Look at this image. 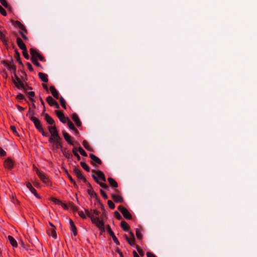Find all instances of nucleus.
<instances>
[{"instance_id": "obj_1", "label": "nucleus", "mask_w": 257, "mask_h": 257, "mask_svg": "<svg viewBox=\"0 0 257 257\" xmlns=\"http://www.w3.org/2000/svg\"><path fill=\"white\" fill-rule=\"evenodd\" d=\"M48 129L51 134L49 137V142L52 144L53 150H62V139L60 137L58 131L55 126H48Z\"/></svg>"}, {"instance_id": "obj_2", "label": "nucleus", "mask_w": 257, "mask_h": 257, "mask_svg": "<svg viewBox=\"0 0 257 257\" xmlns=\"http://www.w3.org/2000/svg\"><path fill=\"white\" fill-rule=\"evenodd\" d=\"M30 118L31 120L34 123L36 128L39 131V132H40L42 134L43 136H49L48 134L44 131L42 125L41 124V122L38 118L34 116H31L30 117Z\"/></svg>"}, {"instance_id": "obj_3", "label": "nucleus", "mask_w": 257, "mask_h": 257, "mask_svg": "<svg viewBox=\"0 0 257 257\" xmlns=\"http://www.w3.org/2000/svg\"><path fill=\"white\" fill-rule=\"evenodd\" d=\"M92 223L94 224L102 232L105 231L104 224L103 221V216L101 218L92 219Z\"/></svg>"}, {"instance_id": "obj_4", "label": "nucleus", "mask_w": 257, "mask_h": 257, "mask_svg": "<svg viewBox=\"0 0 257 257\" xmlns=\"http://www.w3.org/2000/svg\"><path fill=\"white\" fill-rule=\"evenodd\" d=\"M16 79H13V82L15 86L19 89L22 88L23 89L25 93H27L26 86L21 81L19 78L15 74Z\"/></svg>"}, {"instance_id": "obj_5", "label": "nucleus", "mask_w": 257, "mask_h": 257, "mask_svg": "<svg viewBox=\"0 0 257 257\" xmlns=\"http://www.w3.org/2000/svg\"><path fill=\"white\" fill-rule=\"evenodd\" d=\"M4 166L6 169L11 170L15 166V162L11 158H7L4 162Z\"/></svg>"}, {"instance_id": "obj_6", "label": "nucleus", "mask_w": 257, "mask_h": 257, "mask_svg": "<svg viewBox=\"0 0 257 257\" xmlns=\"http://www.w3.org/2000/svg\"><path fill=\"white\" fill-rule=\"evenodd\" d=\"M118 209L120 211L124 217L126 219H131L132 218L131 214L125 208L122 206H119L118 207Z\"/></svg>"}, {"instance_id": "obj_7", "label": "nucleus", "mask_w": 257, "mask_h": 257, "mask_svg": "<svg viewBox=\"0 0 257 257\" xmlns=\"http://www.w3.org/2000/svg\"><path fill=\"white\" fill-rule=\"evenodd\" d=\"M69 207L72 210L73 212H77L78 215L80 217L83 219L86 218V215L84 213V212L82 211H78V208L74 205L73 203H69Z\"/></svg>"}, {"instance_id": "obj_8", "label": "nucleus", "mask_w": 257, "mask_h": 257, "mask_svg": "<svg viewBox=\"0 0 257 257\" xmlns=\"http://www.w3.org/2000/svg\"><path fill=\"white\" fill-rule=\"evenodd\" d=\"M73 173L77 176L78 179L82 180L84 183H87V180L83 176L82 172L80 169L77 167H74L73 169Z\"/></svg>"}, {"instance_id": "obj_9", "label": "nucleus", "mask_w": 257, "mask_h": 257, "mask_svg": "<svg viewBox=\"0 0 257 257\" xmlns=\"http://www.w3.org/2000/svg\"><path fill=\"white\" fill-rule=\"evenodd\" d=\"M88 186V187L90 188L89 189H88L87 192L88 193L89 195H90L91 197L95 198L99 202V200L98 199V197L97 194L94 191L93 188L91 186V185L87 181V183H86Z\"/></svg>"}, {"instance_id": "obj_10", "label": "nucleus", "mask_w": 257, "mask_h": 257, "mask_svg": "<svg viewBox=\"0 0 257 257\" xmlns=\"http://www.w3.org/2000/svg\"><path fill=\"white\" fill-rule=\"evenodd\" d=\"M55 113L57 115V117L59 118L60 120L63 123H65L66 121H68V117H65L64 115L63 112L61 111H55Z\"/></svg>"}, {"instance_id": "obj_11", "label": "nucleus", "mask_w": 257, "mask_h": 257, "mask_svg": "<svg viewBox=\"0 0 257 257\" xmlns=\"http://www.w3.org/2000/svg\"><path fill=\"white\" fill-rule=\"evenodd\" d=\"M106 230H107V232H108V233L109 234V235L112 237V239H113V241L115 243V244L117 245H119V244H120L119 242L118 241V239L116 237L115 235H114V233L112 231V230L110 228V226L109 225H107L106 226Z\"/></svg>"}, {"instance_id": "obj_12", "label": "nucleus", "mask_w": 257, "mask_h": 257, "mask_svg": "<svg viewBox=\"0 0 257 257\" xmlns=\"http://www.w3.org/2000/svg\"><path fill=\"white\" fill-rule=\"evenodd\" d=\"M44 117L45 120L48 124L51 125V126H56L54 120L48 113L44 114Z\"/></svg>"}, {"instance_id": "obj_13", "label": "nucleus", "mask_w": 257, "mask_h": 257, "mask_svg": "<svg viewBox=\"0 0 257 257\" xmlns=\"http://www.w3.org/2000/svg\"><path fill=\"white\" fill-rule=\"evenodd\" d=\"M92 177L93 178V179L95 180V181L97 184H98L101 187H102L103 188H104V189H105L106 190H109V187L106 184L100 182L95 175L92 174Z\"/></svg>"}, {"instance_id": "obj_14", "label": "nucleus", "mask_w": 257, "mask_h": 257, "mask_svg": "<svg viewBox=\"0 0 257 257\" xmlns=\"http://www.w3.org/2000/svg\"><path fill=\"white\" fill-rule=\"evenodd\" d=\"M89 156H90V158L92 160V162H91V163L92 165H94L93 162H94L98 164H101V163H102L101 161L97 157H96L93 154H90Z\"/></svg>"}, {"instance_id": "obj_15", "label": "nucleus", "mask_w": 257, "mask_h": 257, "mask_svg": "<svg viewBox=\"0 0 257 257\" xmlns=\"http://www.w3.org/2000/svg\"><path fill=\"white\" fill-rule=\"evenodd\" d=\"M17 43L19 47L22 50H25L27 49L26 45L23 42L22 39L18 37L17 39Z\"/></svg>"}, {"instance_id": "obj_16", "label": "nucleus", "mask_w": 257, "mask_h": 257, "mask_svg": "<svg viewBox=\"0 0 257 257\" xmlns=\"http://www.w3.org/2000/svg\"><path fill=\"white\" fill-rule=\"evenodd\" d=\"M50 90L53 95V96L56 99L59 98V94L58 91L56 89L54 86H51L50 87Z\"/></svg>"}, {"instance_id": "obj_17", "label": "nucleus", "mask_w": 257, "mask_h": 257, "mask_svg": "<svg viewBox=\"0 0 257 257\" xmlns=\"http://www.w3.org/2000/svg\"><path fill=\"white\" fill-rule=\"evenodd\" d=\"M37 173L41 180L45 183H47L49 182V179L42 173L37 170Z\"/></svg>"}, {"instance_id": "obj_18", "label": "nucleus", "mask_w": 257, "mask_h": 257, "mask_svg": "<svg viewBox=\"0 0 257 257\" xmlns=\"http://www.w3.org/2000/svg\"><path fill=\"white\" fill-rule=\"evenodd\" d=\"M62 133L64 139L68 142V143L71 145H74L73 142L71 140V137L65 131H63Z\"/></svg>"}, {"instance_id": "obj_19", "label": "nucleus", "mask_w": 257, "mask_h": 257, "mask_svg": "<svg viewBox=\"0 0 257 257\" xmlns=\"http://www.w3.org/2000/svg\"><path fill=\"white\" fill-rule=\"evenodd\" d=\"M111 197L113 199V200L116 203H121L123 201L122 197L118 195L112 194Z\"/></svg>"}, {"instance_id": "obj_20", "label": "nucleus", "mask_w": 257, "mask_h": 257, "mask_svg": "<svg viewBox=\"0 0 257 257\" xmlns=\"http://www.w3.org/2000/svg\"><path fill=\"white\" fill-rule=\"evenodd\" d=\"M92 172L94 173H96L97 174V175L98 176V177L100 179H101L103 181H104V182L106 181V178L105 177L104 174H103V173L102 171H101L100 170L96 171L93 170H92Z\"/></svg>"}, {"instance_id": "obj_21", "label": "nucleus", "mask_w": 257, "mask_h": 257, "mask_svg": "<svg viewBox=\"0 0 257 257\" xmlns=\"http://www.w3.org/2000/svg\"><path fill=\"white\" fill-rule=\"evenodd\" d=\"M72 118L73 120L75 122L77 126H80L81 125V122L79 118L78 115L76 113L72 114Z\"/></svg>"}, {"instance_id": "obj_22", "label": "nucleus", "mask_w": 257, "mask_h": 257, "mask_svg": "<svg viewBox=\"0 0 257 257\" xmlns=\"http://www.w3.org/2000/svg\"><path fill=\"white\" fill-rule=\"evenodd\" d=\"M69 223H70V225L71 226V230L72 231V232H73V234L74 236H76L77 235V229H76V227L73 222V221H72V220L71 219H69Z\"/></svg>"}, {"instance_id": "obj_23", "label": "nucleus", "mask_w": 257, "mask_h": 257, "mask_svg": "<svg viewBox=\"0 0 257 257\" xmlns=\"http://www.w3.org/2000/svg\"><path fill=\"white\" fill-rule=\"evenodd\" d=\"M107 180L108 183L112 187L117 188L118 187L117 183L112 178L109 177Z\"/></svg>"}, {"instance_id": "obj_24", "label": "nucleus", "mask_w": 257, "mask_h": 257, "mask_svg": "<svg viewBox=\"0 0 257 257\" xmlns=\"http://www.w3.org/2000/svg\"><path fill=\"white\" fill-rule=\"evenodd\" d=\"M38 75L41 80L44 82H47L48 81V76L47 74L39 72Z\"/></svg>"}, {"instance_id": "obj_25", "label": "nucleus", "mask_w": 257, "mask_h": 257, "mask_svg": "<svg viewBox=\"0 0 257 257\" xmlns=\"http://www.w3.org/2000/svg\"><path fill=\"white\" fill-rule=\"evenodd\" d=\"M8 239L13 247H17L18 245L17 241L12 236H8Z\"/></svg>"}, {"instance_id": "obj_26", "label": "nucleus", "mask_w": 257, "mask_h": 257, "mask_svg": "<svg viewBox=\"0 0 257 257\" xmlns=\"http://www.w3.org/2000/svg\"><path fill=\"white\" fill-rule=\"evenodd\" d=\"M30 54L32 55V57L35 58L38 57L40 54L37 51V50L34 48H31L30 50Z\"/></svg>"}, {"instance_id": "obj_27", "label": "nucleus", "mask_w": 257, "mask_h": 257, "mask_svg": "<svg viewBox=\"0 0 257 257\" xmlns=\"http://www.w3.org/2000/svg\"><path fill=\"white\" fill-rule=\"evenodd\" d=\"M67 124H68L69 127L71 130H72L73 131L76 132V134H78L79 133L78 130L76 128V127L74 126V125L73 124V123L70 121V120L69 119H68Z\"/></svg>"}, {"instance_id": "obj_28", "label": "nucleus", "mask_w": 257, "mask_h": 257, "mask_svg": "<svg viewBox=\"0 0 257 257\" xmlns=\"http://www.w3.org/2000/svg\"><path fill=\"white\" fill-rule=\"evenodd\" d=\"M48 233L49 235L51 236L54 238H55V239L57 238V234H56V232L55 231V228H52V229H49V230L48 231Z\"/></svg>"}, {"instance_id": "obj_29", "label": "nucleus", "mask_w": 257, "mask_h": 257, "mask_svg": "<svg viewBox=\"0 0 257 257\" xmlns=\"http://www.w3.org/2000/svg\"><path fill=\"white\" fill-rule=\"evenodd\" d=\"M46 101L50 106H53L56 102L51 96H49L47 97Z\"/></svg>"}, {"instance_id": "obj_30", "label": "nucleus", "mask_w": 257, "mask_h": 257, "mask_svg": "<svg viewBox=\"0 0 257 257\" xmlns=\"http://www.w3.org/2000/svg\"><path fill=\"white\" fill-rule=\"evenodd\" d=\"M120 226L121 228L125 231H127L129 229V226L127 223L124 221H122L120 223Z\"/></svg>"}, {"instance_id": "obj_31", "label": "nucleus", "mask_w": 257, "mask_h": 257, "mask_svg": "<svg viewBox=\"0 0 257 257\" xmlns=\"http://www.w3.org/2000/svg\"><path fill=\"white\" fill-rule=\"evenodd\" d=\"M85 213L86 214V216H87L88 217H90L91 218V221L92 222V219H96V218H99V217H94L93 216V215H92V213H91V211H89L87 209H85Z\"/></svg>"}, {"instance_id": "obj_32", "label": "nucleus", "mask_w": 257, "mask_h": 257, "mask_svg": "<svg viewBox=\"0 0 257 257\" xmlns=\"http://www.w3.org/2000/svg\"><path fill=\"white\" fill-rule=\"evenodd\" d=\"M26 93L27 94L28 96L29 97L30 100L32 102L35 101L34 99L33 98L35 96V92L34 91L28 92L27 91V93Z\"/></svg>"}, {"instance_id": "obj_33", "label": "nucleus", "mask_w": 257, "mask_h": 257, "mask_svg": "<svg viewBox=\"0 0 257 257\" xmlns=\"http://www.w3.org/2000/svg\"><path fill=\"white\" fill-rule=\"evenodd\" d=\"M15 57L16 58L17 60L18 61L19 63L20 64H22V61L21 60V58H20V54L19 53L18 50H15Z\"/></svg>"}, {"instance_id": "obj_34", "label": "nucleus", "mask_w": 257, "mask_h": 257, "mask_svg": "<svg viewBox=\"0 0 257 257\" xmlns=\"http://www.w3.org/2000/svg\"><path fill=\"white\" fill-rule=\"evenodd\" d=\"M83 146L88 151H91L92 148L89 146L88 143L86 140H84L82 142Z\"/></svg>"}, {"instance_id": "obj_35", "label": "nucleus", "mask_w": 257, "mask_h": 257, "mask_svg": "<svg viewBox=\"0 0 257 257\" xmlns=\"http://www.w3.org/2000/svg\"><path fill=\"white\" fill-rule=\"evenodd\" d=\"M80 165L81 167L87 172H89L90 171V168L85 163L83 162H80Z\"/></svg>"}, {"instance_id": "obj_36", "label": "nucleus", "mask_w": 257, "mask_h": 257, "mask_svg": "<svg viewBox=\"0 0 257 257\" xmlns=\"http://www.w3.org/2000/svg\"><path fill=\"white\" fill-rule=\"evenodd\" d=\"M26 186L32 193L36 192V189L32 186V184L30 182H27L26 183Z\"/></svg>"}, {"instance_id": "obj_37", "label": "nucleus", "mask_w": 257, "mask_h": 257, "mask_svg": "<svg viewBox=\"0 0 257 257\" xmlns=\"http://www.w3.org/2000/svg\"><path fill=\"white\" fill-rule=\"evenodd\" d=\"M67 177L68 178V179H69V180L70 181V182L74 185V186L75 187H78V186L77 185L76 183V182L75 181V180L72 178L71 176L70 175H69V174H67Z\"/></svg>"}, {"instance_id": "obj_38", "label": "nucleus", "mask_w": 257, "mask_h": 257, "mask_svg": "<svg viewBox=\"0 0 257 257\" xmlns=\"http://www.w3.org/2000/svg\"><path fill=\"white\" fill-rule=\"evenodd\" d=\"M59 99H60V102L61 105L62 106V107L64 109H66V101H65V99L62 97H60L59 98Z\"/></svg>"}, {"instance_id": "obj_39", "label": "nucleus", "mask_w": 257, "mask_h": 257, "mask_svg": "<svg viewBox=\"0 0 257 257\" xmlns=\"http://www.w3.org/2000/svg\"><path fill=\"white\" fill-rule=\"evenodd\" d=\"M77 149L74 147L72 150V152L74 154V155L77 158V160L79 161L80 160V157L79 155V154L76 152Z\"/></svg>"}, {"instance_id": "obj_40", "label": "nucleus", "mask_w": 257, "mask_h": 257, "mask_svg": "<svg viewBox=\"0 0 257 257\" xmlns=\"http://www.w3.org/2000/svg\"><path fill=\"white\" fill-rule=\"evenodd\" d=\"M0 39L3 41L4 44H6L7 41L5 35L0 31Z\"/></svg>"}, {"instance_id": "obj_41", "label": "nucleus", "mask_w": 257, "mask_h": 257, "mask_svg": "<svg viewBox=\"0 0 257 257\" xmlns=\"http://www.w3.org/2000/svg\"><path fill=\"white\" fill-rule=\"evenodd\" d=\"M136 236L139 239L141 240L142 239V235L138 228L136 229Z\"/></svg>"}, {"instance_id": "obj_42", "label": "nucleus", "mask_w": 257, "mask_h": 257, "mask_svg": "<svg viewBox=\"0 0 257 257\" xmlns=\"http://www.w3.org/2000/svg\"><path fill=\"white\" fill-rule=\"evenodd\" d=\"M91 213L94 217H99V211L97 210L94 209L91 210Z\"/></svg>"}, {"instance_id": "obj_43", "label": "nucleus", "mask_w": 257, "mask_h": 257, "mask_svg": "<svg viewBox=\"0 0 257 257\" xmlns=\"http://www.w3.org/2000/svg\"><path fill=\"white\" fill-rule=\"evenodd\" d=\"M31 60H32V62L34 63V64H35L36 66H37L38 67L41 66V64L37 61V60H36V59L35 58L32 57Z\"/></svg>"}, {"instance_id": "obj_44", "label": "nucleus", "mask_w": 257, "mask_h": 257, "mask_svg": "<svg viewBox=\"0 0 257 257\" xmlns=\"http://www.w3.org/2000/svg\"><path fill=\"white\" fill-rule=\"evenodd\" d=\"M78 151L80 154L84 157H87V155L86 153L85 152V151L81 148L79 147L78 149Z\"/></svg>"}, {"instance_id": "obj_45", "label": "nucleus", "mask_w": 257, "mask_h": 257, "mask_svg": "<svg viewBox=\"0 0 257 257\" xmlns=\"http://www.w3.org/2000/svg\"><path fill=\"white\" fill-rule=\"evenodd\" d=\"M107 204L110 209H114L115 205L112 201L108 200L107 201Z\"/></svg>"}, {"instance_id": "obj_46", "label": "nucleus", "mask_w": 257, "mask_h": 257, "mask_svg": "<svg viewBox=\"0 0 257 257\" xmlns=\"http://www.w3.org/2000/svg\"><path fill=\"white\" fill-rule=\"evenodd\" d=\"M0 13L2 15H3L4 16H6L7 15V13L6 10L1 5H0Z\"/></svg>"}, {"instance_id": "obj_47", "label": "nucleus", "mask_w": 257, "mask_h": 257, "mask_svg": "<svg viewBox=\"0 0 257 257\" xmlns=\"http://www.w3.org/2000/svg\"><path fill=\"white\" fill-rule=\"evenodd\" d=\"M115 217L118 220H121L122 217L120 214L116 211L114 212Z\"/></svg>"}, {"instance_id": "obj_48", "label": "nucleus", "mask_w": 257, "mask_h": 257, "mask_svg": "<svg viewBox=\"0 0 257 257\" xmlns=\"http://www.w3.org/2000/svg\"><path fill=\"white\" fill-rule=\"evenodd\" d=\"M23 55L26 59H29V56L27 49L25 50H23Z\"/></svg>"}, {"instance_id": "obj_49", "label": "nucleus", "mask_w": 257, "mask_h": 257, "mask_svg": "<svg viewBox=\"0 0 257 257\" xmlns=\"http://www.w3.org/2000/svg\"><path fill=\"white\" fill-rule=\"evenodd\" d=\"M12 22H13L14 25H15V26H18L19 27V26L22 27V24L18 21H15L14 20H12Z\"/></svg>"}, {"instance_id": "obj_50", "label": "nucleus", "mask_w": 257, "mask_h": 257, "mask_svg": "<svg viewBox=\"0 0 257 257\" xmlns=\"http://www.w3.org/2000/svg\"><path fill=\"white\" fill-rule=\"evenodd\" d=\"M0 3L5 8H8L9 7V5L6 0H0Z\"/></svg>"}, {"instance_id": "obj_51", "label": "nucleus", "mask_w": 257, "mask_h": 257, "mask_svg": "<svg viewBox=\"0 0 257 257\" xmlns=\"http://www.w3.org/2000/svg\"><path fill=\"white\" fill-rule=\"evenodd\" d=\"M18 99L24 100L25 99V96L23 94L19 93L16 97Z\"/></svg>"}, {"instance_id": "obj_52", "label": "nucleus", "mask_w": 257, "mask_h": 257, "mask_svg": "<svg viewBox=\"0 0 257 257\" xmlns=\"http://www.w3.org/2000/svg\"><path fill=\"white\" fill-rule=\"evenodd\" d=\"M9 70H13L15 71L16 70V66L13 64H10L9 67H8Z\"/></svg>"}, {"instance_id": "obj_53", "label": "nucleus", "mask_w": 257, "mask_h": 257, "mask_svg": "<svg viewBox=\"0 0 257 257\" xmlns=\"http://www.w3.org/2000/svg\"><path fill=\"white\" fill-rule=\"evenodd\" d=\"M100 192L101 195L103 196V197L104 199H106L108 198L107 195L105 194V193L104 192V191H103L102 189H100Z\"/></svg>"}, {"instance_id": "obj_54", "label": "nucleus", "mask_w": 257, "mask_h": 257, "mask_svg": "<svg viewBox=\"0 0 257 257\" xmlns=\"http://www.w3.org/2000/svg\"><path fill=\"white\" fill-rule=\"evenodd\" d=\"M30 114H31L32 115H35V112L34 110H31L30 107L29 108V110L27 114V116H29Z\"/></svg>"}, {"instance_id": "obj_55", "label": "nucleus", "mask_w": 257, "mask_h": 257, "mask_svg": "<svg viewBox=\"0 0 257 257\" xmlns=\"http://www.w3.org/2000/svg\"><path fill=\"white\" fill-rule=\"evenodd\" d=\"M20 34H21L22 38L26 41L28 40V38L21 31H19Z\"/></svg>"}, {"instance_id": "obj_56", "label": "nucleus", "mask_w": 257, "mask_h": 257, "mask_svg": "<svg viewBox=\"0 0 257 257\" xmlns=\"http://www.w3.org/2000/svg\"><path fill=\"white\" fill-rule=\"evenodd\" d=\"M11 129L14 134H15L16 135H17L18 136L19 135L18 133L16 130V128L15 126H13V125L11 126Z\"/></svg>"}, {"instance_id": "obj_57", "label": "nucleus", "mask_w": 257, "mask_h": 257, "mask_svg": "<svg viewBox=\"0 0 257 257\" xmlns=\"http://www.w3.org/2000/svg\"><path fill=\"white\" fill-rule=\"evenodd\" d=\"M62 151L66 158H69L70 157V155L69 153L66 152V149L64 150L62 149Z\"/></svg>"}, {"instance_id": "obj_58", "label": "nucleus", "mask_w": 257, "mask_h": 257, "mask_svg": "<svg viewBox=\"0 0 257 257\" xmlns=\"http://www.w3.org/2000/svg\"><path fill=\"white\" fill-rule=\"evenodd\" d=\"M146 254L147 257H157L155 254L151 252H147Z\"/></svg>"}, {"instance_id": "obj_59", "label": "nucleus", "mask_w": 257, "mask_h": 257, "mask_svg": "<svg viewBox=\"0 0 257 257\" xmlns=\"http://www.w3.org/2000/svg\"><path fill=\"white\" fill-rule=\"evenodd\" d=\"M6 152L2 148L0 147V155L1 156H6Z\"/></svg>"}, {"instance_id": "obj_60", "label": "nucleus", "mask_w": 257, "mask_h": 257, "mask_svg": "<svg viewBox=\"0 0 257 257\" xmlns=\"http://www.w3.org/2000/svg\"><path fill=\"white\" fill-rule=\"evenodd\" d=\"M27 66L30 71H33V70H34L33 68L32 65L29 62H28L27 63Z\"/></svg>"}, {"instance_id": "obj_61", "label": "nucleus", "mask_w": 257, "mask_h": 257, "mask_svg": "<svg viewBox=\"0 0 257 257\" xmlns=\"http://www.w3.org/2000/svg\"><path fill=\"white\" fill-rule=\"evenodd\" d=\"M19 28L22 30L24 31L26 33H28V31L26 29V27L22 24V27L19 26Z\"/></svg>"}, {"instance_id": "obj_62", "label": "nucleus", "mask_w": 257, "mask_h": 257, "mask_svg": "<svg viewBox=\"0 0 257 257\" xmlns=\"http://www.w3.org/2000/svg\"><path fill=\"white\" fill-rule=\"evenodd\" d=\"M60 205L62 206V207L64 209L67 210L68 209V206L66 204H65V203H63V202H61Z\"/></svg>"}, {"instance_id": "obj_63", "label": "nucleus", "mask_w": 257, "mask_h": 257, "mask_svg": "<svg viewBox=\"0 0 257 257\" xmlns=\"http://www.w3.org/2000/svg\"><path fill=\"white\" fill-rule=\"evenodd\" d=\"M127 241L132 246L134 245L135 242L133 241L132 237L131 238H130V239L128 240Z\"/></svg>"}, {"instance_id": "obj_64", "label": "nucleus", "mask_w": 257, "mask_h": 257, "mask_svg": "<svg viewBox=\"0 0 257 257\" xmlns=\"http://www.w3.org/2000/svg\"><path fill=\"white\" fill-rule=\"evenodd\" d=\"M116 250L118 253L120 257H123V254L118 248H117Z\"/></svg>"}]
</instances>
